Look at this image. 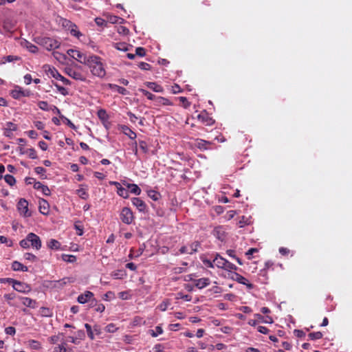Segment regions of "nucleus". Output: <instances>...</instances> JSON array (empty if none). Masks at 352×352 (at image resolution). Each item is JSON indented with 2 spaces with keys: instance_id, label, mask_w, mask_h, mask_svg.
Returning a JSON list of instances; mask_svg holds the SVG:
<instances>
[{
  "instance_id": "f257e3e1",
  "label": "nucleus",
  "mask_w": 352,
  "mask_h": 352,
  "mask_svg": "<svg viewBox=\"0 0 352 352\" xmlns=\"http://www.w3.org/2000/svg\"><path fill=\"white\" fill-rule=\"evenodd\" d=\"M86 65L89 67L94 76L99 78H103L106 75V71L103 63L101 61V58L98 56H89V59L87 60Z\"/></svg>"
},
{
  "instance_id": "f03ea898",
  "label": "nucleus",
  "mask_w": 352,
  "mask_h": 352,
  "mask_svg": "<svg viewBox=\"0 0 352 352\" xmlns=\"http://www.w3.org/2000/svg\"><path fill=\"white\" fill-rule=\"evenodd\" d=\"M120 219L122 223L126 225H131L135 221V216L130 208L124 207L120 211Z\"/></svg>"
},
{
  "instance_id": "7ed1b4c3",
  "label": "nucleus",
  "mask_w": 352,
  "mask_h": 352,
  "mask_svg": "<svg viewBox=\"0 0 352 352\" xmlns=\"http://www.w3.org/2000/svg\"><path fill=\"white\" fill-rule=\"evenodd\" d=\"M67 53L72 58L85 65L87 64V60L89 59V56H87L78 50L69 49L67 50Z\"/></svg>"
},
{
  "instance_id": "20e7f679",
  "label": "nucleus",
  "mask_w": 352,
  "mask_h": 352,
  "mask_svg": "<svg viewBox=\"0 0 352 352\" xmlns=\"http://www.w3.org/2000/svg\"><path fill=\"white\" fill-rule=\"evenodd\" d=\"M47 69H45V72L50 77H53L57 80H60L63 82L64 85H66L71 84L70 80L63 76L60 74H59L56 69H55L54 67H51L50 66H47Z\"/></svg>"
},
{
  "instance_id": "39448f33",
  "label": "nucleus",
  "mask_w": 352,
  "mask_h": 352,
  "mask_svg": "<svg viewBox=\"0 0 352 352\" xmlns=\"http://www.w3.org/2000/svg\"><path fill=\"white\" fill-rule=\"evenodd\" d=\"M63 25L67 28L68 31H69L70 34L76 36L77 38H80L82 36L81 32L78 30V27L76 24L73 23L72 21L64 19L63 21Z\"/></svg>"
},
{
  "instance_id": "423d86ee",
  "label": "nucleus",
  "mask_w": 352,
  "mask_h": 352,
  "mask_svg": "<svg viewBox=\"0 0 352 352\" xmlns=\"http://www.w3.org/2000/svg\"><path fill=\"white\" fill-rule=\"evenodd\" d=\"M17 209L20 214L24 217L32 216V213L28 210V202L25 199H20L17 204Z\"/></svg>"
},
{
  "instance_id": "0eeeda50",
  "label": "nucleus",
  "mask_w": 352,
  "mask_h": 352,
  "mask_svg": "<svg viewBox=\"0 0 352 352\" xmlns=\"http://www.w3.org/2000/svg\"><path fill=\"white\" fill-rule=\"evenodd\" d=\"M41 44L49 51L58 48L60 46V43L57 40L49 37L43 38Z\"/></svg>"
},
{
  "instance_id": "6e6552de",
  "label": "nucleus",
  "mask_w": 352,
  "mask_h": 352,
  "mask_svg": "<svg viewBox=\"0 0 352 352\" xmlns=\"http://www.w3.org/2000/svg\"><path fill=\"white\" fill-rule=\"evenodd\" d=\"M197 119L206 126H211L214 123V120L209 116L206 111H201L197 116Z\"/></svg>"
},
{
  "instance_id": "1a4fd4ad",
  "label": "nucleus",
  "mask_w": 352,
  "mask_h": 352,
  "mask_svg": "<svg viewBox=\"0 0 352 352\" xmlns=\"http://www.w3.org/2000/svg\"><path fill=\"white\" fill-rule=\"evenodd\" d=\"M12 287L14 290L21 293H28L31 290V287L29 285L16 280L14 282Z\"/></svg>"
},
{
  "instance_id": "9d476101",
  "label": "nucleus",
  "mask_w": 352,
  "mask_h": 352,
  "mask_svg": "<svg viewBox=\"0 0 352 352\" xmlns=\"http://www.w3.org/2000/svg\"><path fill=\"white\" fill-rule=\"evenodd\" d=\"M131 202L134 206L141 212H146L147 211V206L146 203L139 197H133L131 199Z\"/></svg>"
},
{
  "instance_id": "9b49d317",
  "label": "nucleus",
  "mask_w": 352,
  "mask_h": 352,
  "mask_svg": "<svg viewBox=\"0 0 352 352\" xmlns=\"http://www.w3.org/2000/svg\"><path fill=\"white\" fill-rule=\"evenodd\" d=\"M28 240L30 241V244L36 250H39L41 248V241L39 236L36 234L32 232L29 233Z\"/></svg>"
},
{
  "instance_id": "f8f14e48",
  "label": "nucleus",
  "mask_w": 352,
  "mask_h": 352,
  "mask_svg": "<svg viewBox=\"0 0 352 352\" xmlns=\"http://www.w3.org/2000/svg\"><path fill=\"white\" fill-rule=\"evenodd\" d=\"M12 97L14 99H19L21 97L29 96L30 91L23 90L20 87L16 86L14 89L10 92Z\"/></svg>"
},
{
  "instance_id": "ddd939ff",
  "label": "nucleus",
  "mask_w": 352,
  "mask_h": 352,
  "mask_svg": "<svg viewBox=\"0 0 352 352\" xmlns=\"http://www.w3.org/2000/svg\"><path fill=\"white\" fill-rule=\"evenodd\" d=\"M67 73L71 78L75 80L83 82L86 80V76L84 74H82L80 71L70 68L67 69Z\"/></svg>"
},
{
  "instance_id": "4468645a",
  "label": "nucleus",
  "mask_w": 352,
  "mask_h": 352,
  "mask_svg": "<svg viewBox=\"0 0 352 352\" xmlns=\"http://www.w3.org/2000/svg\"><path fill=\"white\" fill-rule=\"evenodd\" d=\"M194 285L198 289H203L210 284V280L208 278H201L192 280Z\"/></svg>"
},
{
  "instance_id": "2eb2a0df",
  "label": "nucleus",
  "mask_w": 352,
  "mask_h": 352,
  "mask_svg": "<svg viewBox=\"0 0 352 352\" xmlns=\"http://www.w3.org/2000/svg\"><path fill=\"white\" fill-rule=\"evenodd\" d=\"M214 236L221 241L226 240V232L223 227L218 226L213 230Z\"/></svg>"
},
{
  "instance_id": "dca6fc26",
  "label": "nucleus",
  "mask_w": 352,
  "mask_h": 352,
  "mask_svg": "<svg viewBox=\"0 0 352 352\" xmlns=\"http://www.w3.org/2000/svg\"><path fill=\"white\" fill-rule=\"evenodd\" d=\"M94 297V294L91 292L87 291L78 297V302L80 304H85L89 302Z\"/></svg>"
},
{
  "instance_id": "f3484780",
  "label": "nucleus",
  "mask_w": 352,
  "mask_h": 352,
  "mask_svg": "<svg viewBox=\"0 0 352 352\" xmlns=\"http://www.w3.org/2000/svg\"><path fill=\"white\" fill-rule=\"evenodd\" d=\"M39 212L45 215H47L49 214L50 212V206L48 202L45 200L44 199H41L39 200Z\"/></svg>"
},
{
  "instance_id": "a211bd4d",
  "label": "nucleus",
  "mask_w": 352,
  "mask_h": 352,
  "mask_svg": "<svg viewBox=\"0 0 352 352\" xmlns=\"http://www.w3.org/2000/svg\"><path fill=\"white\" fill-rule=\"evenodd\" d=\"M22 304L28 307L34 309L37 307V302L35 300L28 297H19Z\"/></svg>"
},
{
  "instance_id": "6ab92c4d",
  "label": "nucleus",
  "mask_w": 352,
  "mask_h": 352,
  "mask_svg": "<svg viewBox=\"0 0 352 352\" xmlns=\"http://www.w3.org/2000/svg\"><path fill=\"white\" fill-rule=\"evenodd\" d=\"M34 188L41 190L43 194L45 196H49L51 194V191L48 186L43 184L40 182H34Z\"/></svg>"
},
{
  "instance_id": "aec40b11",
  "label": "nucleus",
  "mask_w": 352,
  "mask_h": 352,
  "mask_svg": "<svg viewBox=\"0 0 352 352\" xmlns=\"http://www.w3.org/2000/svg\"><path fill=\"white\" fill-rule=\"evenodd\" d=\"M234 275V280H236L238 283L246 285L248 289H252L254 287L253 284L249 283L248 280L244 276H241L238 273H235Z\"/></svg>"
},
{
  "instance_id": "412c9836",
  "label": "nucleus",
  "mask_w": 352,
  "mask_h": 352,
  "mask_svg": "<svg viewBox=\"0 0 352 352\" xmlns=\"http://www.w3.org/2000/svg\"><path fill=\"white\" fill-rule=\"evenodd\" d=\"M144 84L148 88L152 89L155 92L162 93L164 91L163 87L161 85H157L156 82H146Z\"/></svg>"
},
{
  "instance_id": "4be33fe9",
  "label": "nucleus",
  "mask_w": 352,
  "mask_h": 352,
  "mask_svg": "<svg viewBox=\"0 0 352 352\" xmlns=\"http://www.w3.org/2000/svg\"><path fill=\"white\" fill-rule=\"evenodd\" d=\"M226 259L217 254L215 257L213 258L214 264L219 268L223 269L225 267Z\"/></svg>"
},
{
  "instance_id": "5701e85b",
  "label": "nucleus",
  "mask_w": 352,
  "mask_h": 352,
  "mask_svg": "<svg viewBox=\"0 0 352 352\" xmlns=\"http://www.w3.org/2000/svg\"><path fill=\"white\" fill-rule=\"evenodd\" d=\"M155 103L156 105H158V106H160V105H164V106H169V105H173V102H170V100L166 98H164V97H162V96H157L156 97V99H155Z\"/></svg>"
},
{
  "instance_id": "b1692460",
  "label": "nucleus",
  "mask_w": 352,
  "mask_h": 352,
  "mask_svg": "<svg viewBox=\"0 0 352 352\" xmlns=\"http://www.w3.org/2000/svg\"><path fill=\"white\" fill-rule=\"evenodd\" d=\"M21 45L26 47L32 53L35 54L38 51V49L36 45L28 41L27 40H23L21 41Z\"/></svg>"
},
{
  "instance_id": "393cba45",
  "label": "nucleus",
  "mask_w": 352,
  "mask_h": 352,
  "mask_svg": "<svg viewBox=\"0 0 352 352\" xmlns=\"http://www.w3.org/2000/svg\"><path fill=\"white\" fill-rule=\"evenodd\" d=\"M12 269L14 271H21V272H28V267L23 265L22 263H21L19 261H13L12 263Z\"/></svg>"
},
{
  "instance_id": "a878e982",
  "label": "nucleus",
  "mask_w": 352,
  "mask_h": 352,
  "mask_svg": "<svg viewBox=\"0 0 352 352\" xmlns=\"http://www.w3.org/2000/svg\"><path fill=\"white\" fill-rule=\"evenodd\" d=\"M108 87L112 89V90H115L117 92H118L119 94H122V95H127L128 94V91L122 87H120L119 85H115V84H111V83H109L108 85Z\"/></svg>"
},
{
  "instance_id": "bb28decb",
  "label": "nucleus",
  "mask_w": 352,
  "mask_h": 352,
  "mask_svg": "<svg viewBox=\"0 0 352 352\" xmlns=\"http://www.w3.org/2000/svg\"><path fill=\"white\" fill-rule=\"evenodd\" d=\"M126 187L130 190V192L135 195H140L141 194V189L140 187L135 184H127Z\"/></svg>"
},
{
  "instance_id": "cd10ccee",
  "label": "nucleus",
  "mask_w": 352,
  "mask_h": 352,
  "mask_svg": "<svg viewBox=\"0 0 352 352\" xmlns=\"http://www.w3.org/2000/svg\"><path fill=\"white\" fill-rule=\"evenodd\" d=\"M113 46L116 49L120 51L127 52L129 50V48L131 47V45L127 44L126 43H116L113 44Z\"/></svg>"
},
{
  "instance_id": "c85d7f7f",
  "label": "nucleus",
  "mask_w": 352,
  "mask_h": 352,
  "mask_svg": "<svg viewBox=\"0 0 352 352\" xmlns=\"http://www.w3.org/2000/svg\"><path fill=\"white\" fill-rule=\"evenodd\" d=\"M122 129L124 134L126 135L130 139L134 140L136 138V133L134 131H133L129 127L124 125L122 126Z\"/></svg>"
},
{
  "instance_id": "c756f323",
  "label": "nucleus",
  "mask_w": 352,
  "mask_h": 352,
  "mask_svg": "<svg viewBox=\"0 0 352 352\" xmlns=\"http://www.w3.org/2000/svg\"><path fill=\"white\" fill-rule=\"evenodd\" d=\"M97 116L102 122H107L109 120V116L105 109H99L97 112Z\"/></svg>"
},
{
  "instance_id": "7c9ffc66",
  "label": "nucleus",
  "mask_w": 352,
  "mask_h": 352,
  "mask_svg": "<svg viewBox=\"0 0 352 352\" xmlns=\"http://www.w3.org/2000/svg\"><path fill=\"white\" fill-rule=\"evenodd\" d=\"M210 144V142L204 140H198L197 143V147L201 150H207Z\"/></svg>"
},
{
  "instance_id": "2f4dec72",
  "label": "nucleus",
  "mask_w": 352,
  "mask_h": 352,
  "mask_svg": "<svg viewBox=\"0 0 352 352\" xmlns=\"http://www.w3.org/2000/svg\"><path fill=\"white\" fill-rule=\"evenodd\" d=\"M60 243L56 239H50L47 243V247L52 250H58L60 248Z\"/></svg>"
},
{
  "instance_id": "473e14b6",
  "label": "nucleus",
  "mask_w": 352,
  "mask_h": 352,
  "mask_svg": "<svg viewBox=\"0 0 352 352\" xmlns=\"http://www.w3.org/2000/svg\"><path fill=\"white\" fill-rule=\"evenodd\" d=\"M148 196L153 201H157L161 198L160 193L153 190L148 191Z\"/></svg>"
},
{
  "instance_id": "72a5a7b5",
  "label": "nucleus",
  "mask_w": 352,
  "mask_h": 352,
  "mask_svg": "<svg viewBox=\"0 0 352 352\" xmlns=\"http://www.w3.org/2000/svg\"><path fill=\"white\" fill-rule=\"evenodd\" d=\"M255 317H256L261 322L264 323L272 324L274 322L272 318L270 316H266L264 318L262 315L256 314H255Z\"/></svg>"
},
{
  "instance_id": "f704fd0d",
  "label": "nucleus",
  "mask_w": 352,
  "mask_h": 352,
  "mask_svg": "<svg viewBox=\"0 0 352 352\" xmlns=\"http://www.w3.org/2000/svg\"><path fill=\"white\" fill-rule=\"evenodd\" d=\"M76 194L82 199H87L89 197V194L86 189L79 188L76 190Z\"/></svg>"
},
{
  "instance_id": "c9c22d12",
  "label": "nucleus",
  "mask_w": 352,
  "mask_h": 352,
  "mask_svg": "<svg viewBox=\"0 0 352 352\" xmlns=\"http://www.w3.org/2000/svg\"><path fill=\"white\" fill-rule=\"evenodd\" d=\"M322 336L323 335L320 331L312 332L308 335L309 338L311 340H320Z\"/></svg>"
},
{
  "instance_id": "e433bc0d",
  "label": "nucleus",
  "mask_w": 352,
  "mask_h": 352,
  "mask_svg": "<svg viewBox=\"0 0 352 352\" xmlns=\"http://www.w3.org/2000/svg\"><path fill=\"white\" fill-rule=\"evenodd\" d=\"M117 193L118 195L124 199L128 198L129 196V190L122 186L120 188H118V189L117 190Z\"/></svg>"
},
{
  "instance_id": "4c0bfd02",
  "label": "nucleus",
  "mask_w": 352,
  "mask_h": 352,
  "mask_svg": "<svg viewBox=\"0 0 352 352\" xmlns=\"http://www.w3.org/2000/svg\"><path fill=\"white\" fill-rule=\"evenodd\" d=\"M141 93H142V94L144 96H145L148 100H155V99H156V96H155L154 94H151V92H149L148 91L146 90V89H139Z\"/></svg>"
},
{
  "instance_id": "58836bf2",
  "label": "nucleus",
  "mask_w": 352,
  "mask_h": 352,
  "mask_svg": "<svg viewBox=\"0 0 352 352\" xmlns=\"http://www.w3.org/2000/svg\"><path fill=\"white\" fill-rule=\"evenodd\" d=\"M149 333L152 337L155 338L163 333V329L160 326H157L155 330H149Z\"/></svg>"
},
{
  "instance_id": "ea45409f",
  "label": "nucleus",
  "mask_w": 352,
  "mask_h": 352,
  "mask_svg": "<svg viewBox=\"0 0 352 352\" xmlns=\"http://www.w3.org/2000/svg\"><path fill=\"white\" fill-rule=\"evenodd\" d=\"M200 246V243L198 241H195L192 243L189 247L188 250H190V254H192L198 250V248Z\"/></svg>"
},
{
  "instance_id": "a19ab883",
  "label": "nucleus",
  "mask_w": 352,
  "mask_h": 352,
  "mask_svg": "<svg viewBox=\"0 0 352 352\" xmlns=\"http://www.w3.org/2000/svg\"><path fill=\"white\" fill-rule=\"evenodd\" d=\"M85 327L87 330V333L88 335V337L91 340H94V329L91 328V326L88 323L85 324Z\"/></svg>"
},
{
  "instance_id": "79ce46f5",
  "label": "nucleus",
  "mask_w": 352,
  "mask_h": 352,
  "mask_svg": "<svg viewBox=\"0 0 352 352\" xmlns=\"http://www.w3.org/2000/svg\"><path fill=\"white\" fill-rule=\"evenodd\" d=\"M85 327L87 330V333L88 335V337L91 340H94V329L91 328V326L88 323L85 324Z\"/></svg>"
},
{
  "instance_id": "37998d69",
  "label": "nucleus",
  "mask_w": 352,
  "mask_h": 352,
  "mask_svg": "<svg viewBox=\"0 0 352 352\" xmlns=\"http://www.w3.org/2000/svg\"><path fill=\"white\" fill-rule=\"evenodd\" d=\"M85 327L87 330V333L88 335V337L91 340H94V329L91 328V326L88 323L85 324Z\"/></svg>"
},
{
  "instance_id": "c03bdc74",
  "label": "nucleus",
  "mask_w": 352,
  "mask_h": 352,
  "mask_svg": "<svg viewBox=\"0 0 352 352\" xmlns=\"http://www.w3.org/2000/svg\"><path fill=\"white\" fill-rule=\"evenodd\" d=\"M226 253H227V254H228L229 256H230V257H232V258H234V259L236 261V262H237L240 265H243V262H242L241 259V258H239V257H237V256H236L234 250H228L226 251Z\"/></svg>"
},
{
  "instance_id": "a18cd8bd",
  "label": "nucleus",
  "mask_w": 352,
  "mask_h": 352,
  "mask_svg": "<svg viewBox=\"0 0 352 352\" xmlns=\"http://www.w3.org/2000/svg\"><path fill=\"white\" fill-rule=\"evenodd\" d=\"M29 345L32 349L38 350L41 349V343L35 340H30L29 341Z\"/></svg>"
},
{
  "instance_id": "49530a36",
  "label": "nucleus",
  "mask_w": 352,
  "mask_h": 352,
  "mask_svg": "<svg viewBox=\"0 0 352 352\" xmlns=\"http://www.w3.org/2000/svg\"><path fill=\"white\" fill-rule=\"evenodd\" d=\"M34 171L36 174L41 175V179H46V170L43 167L41 166H37L34 168Z\"/></svg>"
},
{
  "instance_id": "de8ad7c7",
  "label": "nucleus",
  "mask_w": 352,
  "mask_h": 352,
  "mask_svg": "<svg viewBox=\"0 0 352 352\" xmlns=\"http://www.w3.org/2000/svg\"><path fill=\"white\" fill-rule=\"evenodd\" d=\"M223 270L231 272L232 270H236L237 267L235 265H234L233 263H232L229 262L228 260H226Z\"/></svg>"
},
{
  "instance_id": "09e8293b",
  "label": "nucleus",
  "mask_w": 352,
  "mask_h": 352,
  "mask_svg": "<svg viewBox=\"0 0 352 352\" xmlns=\"http://www.w3.org/2000/svg\"><path fill=\"white\" fill-rule=\"evenodd\" d=\"M4 179L10 186H13L16 183L15 178L11 175H6Z\"/></svg>"
},
{
  "instance_id": "8fccbe9b",
  "label": "nucleus",
  "mask_w": 352,
  "mask_h": 352,
  "mask_svg": "<svg viewBox=\"0 0 352 352\" xmlns=\"http://www.w3.org/2000/svg\"><path fill=\"white\" fill-rule=\"evenodd\" d=\"M54 86L56 87V88L57 89V90L63 96H67L69 94V92L67 91V89L66 88H65L64 87H62L60 85H59L57 83H55L54 84Z\"/></svg>"
},
{
  "instance_id": "3c124183",
  "label": "nucleus",
  "mask_w": 352,
  "mask_h": 352,
  "mask_svg": "<svg viewBox=\"0 0 352 352\" xmlns=\"http://www.w3.org/2000/svg\"><path fill=\"white\" fill-rule=\"evenodd\" d=\"M118 327L113 323H110L105 327V331L108 333H114L118 330Z\"/></svg>"
},
{
  "instance_id": "603ef678",
  "label": "nucleus",
  "mask_w": 352,
  "mask_h": 352,
  "mask_svg": "<svg viewBox=\"0 0 352 352\" xmlns=\"http://www.w3.org/2000/svg\"><path fill=\"white\" fill-rule=\"evenodd\" d=\"M26 153L28 154L30 158L33 160L37 158L36 151L34 148H28Z\"/></svg>"
},
{
  "instance_id": "864d4df0",
  "label": "nucleus",
  "mask_w": 352,
  "mask_h": 352,
  "mask_svg": "<svg viewBox=\"0 0 352 352\" xmlns=\"http://www.w3.org/2000/svg\"><path fill=\"white\" fill-rule=\"evenodd\" d=\"M24 258L25 260H28L32 262L37 261V257L34 254L29 252H27L24 254Z\"/></svg>"
},
{
  "instance_id": "5fc2aeb1",
  "label": "nucleus",
  "mask_w": 352,
  "mask_h": 352,
  "mask_svg": "<svg viewBox=\"0 0 352 352\" xmlns=\"http://www.w3.org/2000/svg\"><path fill=\"white\" fill-rule=\"evenodd\" d=\"M139 146L144 153H146L148 152V146L145 141L139 140Z\"/></svg>"
},
{
  "instance_id": "6e6d98bb",
  "label": "nucleus",
  "mask_w": 352,
  "mask_h": 352,
  "mask_svg": "<svg viewBox=\"0 0 352 352\" xmlns=\"http://www.w3.org/2000/svg\"><path fill=\"white\" fill-rule=\"evenodd\" d=\"M0 243H6L8 247H11L12 245V241L4 236H0Z\"/></svg>"
},
{
  "instance_id": "4d7b16f0",
  "label": "nucleus",
  "mask_w": 352,
  "mask_h": 352,
  "mask_svg": "<svg viewBox=\"0 0 352 352\" xmlns=\"http://www.w3.org/2000/svg\"><path fill=\"white\" fill-rule=\"evenodd\" d=\"M63 259L65 261L72 263L76 261V256L74 255L63 254Z\"/></svg>"
},
{
  "instance_id": "13d9d810",
  "label": "nucleus",
  "mask_w": 352,
  "mask_h": 352,
  "mask_svg": "<svg viewBox=\"0 0 352 352\" xmlns=\"http://www.w3.org/2000/svg\"><path fill=\"white\" fill-rule=\"evenodd\" d=\"M135 55L143 57L146 55V50L144 47H138L135 49Z\"/></svg>"
},
{
  "instance_id": "bf43d9fd",
  "label": "nucleus",
  "mask_w": 352,
  "mask_h": 352,
  "mask_svg": "<svg viewBox=\"0 0 352 352\" xmlns=\"http://www.w3.org/2000/svg\"><path fill=\"white\" fill-rule=\"evenodd\" d=\"M38 107L44 111H49V105L46 101H40L38 103Z\"/></svg>"
},
{
  "instance_id": "052dcab7",
  "label": "nucleus",
  "mask_w": 352,
  "mask_h": 352,
  "mask_svg": "<svg viewBox=\"0 0 352 352\" xmlns=\"http://www.w3.org/2000/svg\"><path fill=\"white\" fill-rule=\"evenodd\" d=\"M20 245L23 248H28L30 247V241L28 240V234L27 235L26 238L25 239H23L20 241Z\"/></svg>"
},
{
  "instance_id": "680f3d73",
  "label": "nucleus",
  "mask_w": 352,
  "mask_h": 352,
  "mask_svg": "<svg viewBox=\"0 0 352 352\" xmlns=\"http://www.w3.org/2000/svg\"><path fill=\"white\" fill-rule=\"evenodd\" d=\"M60 117L63 120L64 122L67 125H68L70 128H72L73 129H76V126L72 122V121L70 120H69L64 116H60Z\"/></svg>"
},
{
  "instance_id": "e2e57ef3",
  "label": "nucleus",
  "mask_w": 352,
  "mask_h": 352,
  "mask_svg": "<svg viewBox=\"0 0 352 352\" xmlns=\"http://www.w3.org/2000/svg\"><path fill=\"white\" fill-rule=\"evenodd\" d=\"M138 67L142 70H150L151 69V65L145 62H140Z\"/></svg>"
},
{
  "instance_id": "0e129e2a",
  "label": "nucleus",
  "mask_w": 352,
  "mask_h": 352,
  "mask_svg": "<svg viewBox=\"0 0 352 352\" xmlns=\"http://www.w3.org/2000/svg\"><path fill=\"white\" fill-rule=\"evenodd\" d=\"M118 32L120 34L127 35L129 32V30L127 28L124 26H119L118 28Z\"/></svg>"
},
{
  "instance_id": "69168bd1",
  "label": "nucleus",
  "mask_w": 352,
  "mask_h": 352,
  "mask_svg": "<svg viewBox=\"0 0 352 352\" xmlns=\"http://www.w3.org/2000/svg\"><path fill=\"white\" fill-rule=\"evenodd\" d=\"M179 101L182 103L183 107L185 109H187L190 107V103L188 101L187 98L186 97L181 96L179 98Z\"/></svg>"
},
{
  "instance_id": "338daca9",
  "label": "nucleus",
  "mask_w": 352,
  "mask_h": 352,
  "mask_svg": "<svg viewBox=\"0 0 352 352\" xmlns=\"http://www.w3.org/2000/svg\"><path fill=\"white\" fill-rule=\"evenodd\" d=\"M41 315L43 316L48 317V316H51V315H52L50 309L47 307H41Z\"/></svg>"
},
{
  "instance_id": "774afa93",
  "label": "nucleus",
  "mask_w": 352,
  "mask_h": 352,
  "mask_svg": "<svg viewBox=\"0 0 352 352\" xmlns=\"http://www.w3.org/2000/svg\"><path fill=\"white\" fill-rule=\"evenodd\" d=\"M5 332L8 335L14 336L16 333V329L13 327H8L5 329Z\"/></svg>"
}]
</instances>
